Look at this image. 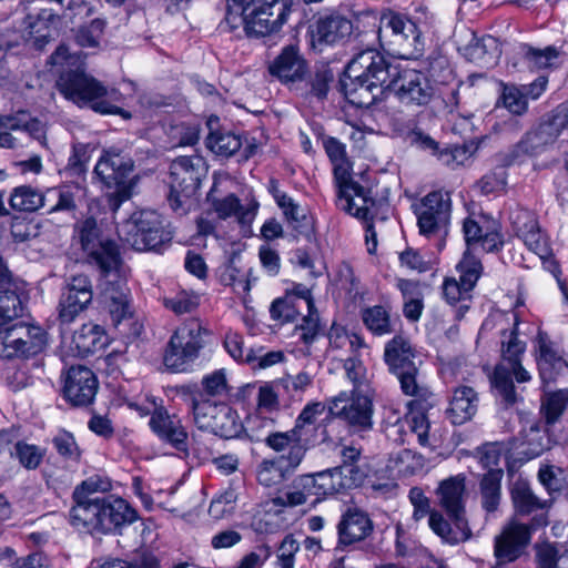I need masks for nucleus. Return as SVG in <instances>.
<instances>
[{
	"instance_id": "obj_1",
	"label": "nucleus",
	"mask_w": 568,
	"mask_h": 568,
	"mask_svg": "<svg viewBox=\"0 0 568 568\" xmlns=\"http://www.w3.org/2000/svg\"><path fill=\"white\" fill-rule=\"evenodd\" d=\"M387 59L375 49L357 53L346 65L339 81L347 101L358 108H368L384 93L395 73Z\"/></svg>"
},
{
	"instance_id": "obj_2",
	"label": "nucleus",
	"mask_w": 568,
	"mask_h": 568,
	"mask_svg": "<svg viewBox=\"0 0 568 568\" xmlns=\"http://www.w3.org/2000/svg\"><path fill=\"white\" fill-rule=\"evenodd\" d=\"M73 505L69 511L70 524L91 535L116 534L134 523L136 511L122 498L104 496L100 500Z\"/></svg>"
},
{
	"instance_id": "obj_3",
	"label": "nucleus",
	"mask_w": 568,
	"mask_h": 568,
	"mask_svg": "<svg viewBox=\"0 0 568 568\" xmlns=\"http://www.w3.org/2000/svg\"><path fill=\"white\" fill-rule=\"evenodd\" d=\"M517 325L518 322L516 321L513 329L503 331L500 337L501 362L496 366L490 377L493 388L501 397L506 406L514 405L517 400L513 377L518 383H525L530 379L529 373L521 365L526 344L518 338Z\"/></svg>"
},
{
	"instance_id": "obj_4",
	"label": "nucleus",
	"mask_w": 568,
	"mask_h": 568,
	"mask_svg": "<svg viewBox=\"0 0 568 568\" xmlns=\"http://www.w3.org/2000/svg\"><path fill=\"white\" fill-rule=\"evenodd\" d=\"M57 88L67 100L78 106H89L101 114H119L124 119L131 116L129 112L103 100L108 89L80 65L63 71L57 81Z\"/></svg>"
},
{
	"instance_id": "obj_5",
	"label": "nucleus",
	"mask_w": 568,
	"mask_h": 568,
	"mask_svg": "<svg viewBox=\"0 0 568 568\" xmlns=\"http://www.w3.org/2000/svg\"><path fill=\"white\" fill-rule=\"evenodd\" d=\"M132 158L118 149H110L103 153L94 168L95 174L109 189L105 193L109 207L115 212L132 194V185L126 180L133 171Z\"/></svg>"
},
{
	"instance_id": "obj_6",
	"label": "nucleus",
	"mask_w": 568,
	"mask_h": 568,
	"mask_svg": "<svg viewBox=\"0 0 568 568\" xmlns=\"http://www.w3.org/2000/svg\"><path fill=\"white\" fill-rule=\"evenodd\" d=\"M118 232L121 240L136 251H156L172 240L163 217L152 210L134 212Z\"/></svg>"
},
{
	"instance_id": "obj_7",
	"label": "nucleus",
	"mask_w": 568,
	"mask_h": 568,
	"mask_svg": "<svg viewBox=\"0 0 568 568\" xmlns=\"http://www.w3.org/2000/svg\"><path fill=\"white\" fill-rule=\"evenodd\" d=\"M328 439L326 426H307L295 424L287 432H267L265 444L276 453H284L283 458L288 466L296 468L304 459L306 452Z\"/></svg>"
},
{
	"instance_id": "obj_8",
	"label": "nucleus",
	"mask_w": 568,
	"mask_h": 568,
	"mask_svg": "<svg viewBox=\"0 0 568 568\" xmlns=\"http://www.w3.org/2000/svg\"><path fill=\"white\" fill-rule=\"evenodd\" d=\"M377 36L382 45L396 48L403 58L417 59L424 51L422 32L416 23L400 14H383L377 27Z\"/></svg>"
},
{
	"instance_id": "obj_9",
	"label": "nucleus",
	"mask_w": 568,
	"mask_h": 568,
	"mask_svg": "<svg viewBox=\"0 0 568 568\" xmlns=\"http://www.w3.org/2000/svg\"><path fill=\"white\" fill-rule=\"evenodd\" d=\"M204 333L205 329L196 318L182 323L169 341L164 365L173 372L185 371L199 357L204 346Z\"/></svg>"
},
{
	"instance_id": "obj_10",
	"label": "nucleus",
	"mask_w": 568,
	"mask_h": 568,
	"mask_svg": "<svg viewBox=\"0 0 568 568\" xmlns=\"http://www.w3.org/2000/svg\"><path fill=\"white\" fill-rule=\"evenodd\" d=\"M75 232L90 264L97 266L104 275L119 268L121 264L119 247L114 241L102 237L94 217H87L79 222L75 225Z\"/></svg>"
},
{
	"instance_id": "obj_11",
	"label": "nucleus",
	"mask_w": 568,
	"mask_h": 568,
	"mask_svg": "<svg viewBox=\"0 0 568 568\" xmlns=\"http://www.w3.org/2000/svg\"><path fill=\"white\" fill-rule=\"evenodd\" d=\"M205 174V163L200 156H180L171 163L169 202L173 210L182 209L196 193Z\"/></svg>"
},
{
	"instance_id": "obj_12",
	"label": "nucleus",
	"mask_w": 568,
	"mask_h": 568,
	"mask_svg": "<svg viewBox=\"0 0 568 568\" xmlns=\"http://www.w3.org/2000/svg\"><path fill=\"white\" fill-rule=\"evenodd\" d=\"M48 345V334L40 326L22 322L0 331V356L29 358L42 353Z\"/></svg>"
},
{
	"instance_id": "obj_13",
	"label": "nucleus",
	"mask_w": 568,
	"mask_h": 568,
	"mask_svg": "<svg viewBox=\"0 0 568 568\" xmlns=\"http://www.w3.org/2000/svg\"><path fill=\"white\" fill-rule=\"evenodd\" d=\"M547 524L546 513H540L532 518L530 525L516 520L506 525L494 540V556L497 565H506L518 559L529 545L532 530Z\"/></svg>"
},
{
	"instance_id": "obj_14",
	"label": "nucleus",
	"mask_w": 568,
	"mask_h": 568,
	"mask_svg": "<svg viewBox=\"0 0 568 568\" xmlns=\"http://www.w3.org/2000/svg\"><path fill=\"white\" fill-rule=\"evenodd\" d=\"M292 0H252L244 17L248 36L265 37L278 31L286 22Z\"/></svg>"
},
{
	"instance_id": "obj_15",
	"label": "nucleus",
	"mask_w": 568,
	"mask_h": 568,
	"mask_svg": "<svg viewBox=\"0 0 568 568\" xmlns=\"http://www.w3.org/2000/svg\"><path fill=\"white\" fill-rule=\"evenodd\" d=\"M452 201L449 193L433 191L414 204L419 233L430 237L447 234L450 222Z\"/></svg>"
},
{
	"instance_id": "obj_16",
	"label": "nucleus",
	"mask_w": 568,
	"mask_h": 568,
	"mask_svg": "<svg viewBox=\"0 0 568 568\" xmlns=\"http://www.w3.org/2000/svg\"><path fill=\"white\" fill-rule=\"evenodd\" d=\"M397 100L405 105H426L434 97L435 90L428 77L417 70L407 69L397 73L386 87Z\"/></svg>"
},
{
	"instance_id": "obj_17",
	"label": "nucleus",
	"mask_w": 568,
	"mask_h": 568,
	"mask_svg": "<svg viewBox=\"0 0 568 568\" xmlns=\"http://www.w3.org/2000/svg\"><path fill=\"white\" fill-rule=\"evenodd\" d=\"M334 491L333 476L328 470L304 474L292 480L283 496V501L288 507H296L307 503L312 497L318 501L321 497Z\"/></svg>"
},
{
	"instance_id": "obj_18",
	"label": "nucleus",
	"mask_w": 568,
	"mask_h": 568,
	"mask_svg": "<svg viewBox=\"0 0 568 568\" xmlns=\"http://www.w3.org/2000/svg\"><path fill=\"white\" fill-rule=\"evenodd\" d=\"M93 290L91 280L84 274L70 277L59 302V318L72 323L91 304Z\"/></svg>"
},
{
	"instance_id": "obj_19",
	"label": "nucleus",
	"mask_w": 568,
	"mask_h": 568,
	"mask_svg": "<svg viewBox=\"0 0 568 568\" xmlns=\"http://www.w3.org/2000/svg\"><path fill=\"white\" fill-rule=\"evenodd\" d=\"M344 397L345 394H341L332 400L331 413L346 422L355 430L371 429L374 409L372 399L367 395L353 390L349 402L339 407V403L345 400Z\"/></svg>"
},
{
	"instance_id": "obj_20",
	"label": "nucleus",
	"mask_w": 568,
	"mask_h": 568,
	"mask_svg": "<svg viewBox=\"0 0 568 568\" xmlns=\"http://www.w3.org/2000/svg\"><path fill=\"white\" fill-rule=\"evenodd\" d=\"M267 70L282 84L291 85L305 79L308 63L298 45L288 44L268 63Z\"/></svg>"
},
{
	"instance_id": "obj_21",
	"label": "nucleus",
	"mask_w": 568,
	"mask_h": 568,
	"mask_svg": "<svg viewBox=\"0 0 568 568\" xmlns=\"http://www.w3.org/2000/svg\"><path fill=\"white\" fill-rule=\"evenodd\" d=\"M98 387V379L90 368L72 366L65 377L63 394L73 406H88L93 402Z\"/></svg>"
},
{
	"instance_id": "obj_22",
	"label": "nucleus",
	"mask_w": 568,
	"mask_h": 568,
	"mask_svg": "<svg viewBox=\"0 0 568 568\" xmlns=\"http://www.w3.org/2000/svg\"><path fill=\"white\" fill-rule=\"evenodd\" d=\"M217 192V183L215 182L207 194V201L217 217L226 220L234 216L239 224L250 227L257 214L258 204L252 202L247 205H242L235 194L230 193L225 196H220Z\"/></svg>"
},
{
	"instance_id": "obj_23",
	"label": "nucleus",
	"mask_w": 568,
	"mask_h": 568,
	"mask_svg": "<svg viewBox=\"0 0 568 568\" xmlns=\"http://www.w3.org/2000/svg\"><path fill=\"white\" fill-rule=\"evenodd\" d=\"M511 223L516 235L540 260L546 261L552 255L547 237L541 233L538 221L529 211L523 210L514 214Z\"/></svg>"
},
{
	"instance_id": "obj_24",
	"label": "nucleus",
	"mask_w": 568,
	"mask_h": 568,
	"mask_svg": "<svg viewBox=\"0 0 568 568\" xmlns=\"http://www.w3.org/2000/svg\"><path fill=\"white\" fill-rule=\"evenodd\" d=\"M336 185L338 187L337 205L343 211L364 221L372 219L371 210L375 205V200L369 196V191L353 182L352 179L347 182H337Z\"/></svg>"
},
{
	"instance_id": "obj_25",
	"label": "nucleus",
	"mask_w": 568,
	"mask_h": 568,
	"mask_svg": "<svg viewBox=\"0 0 568 568\" xmlns=\"http://www.w3.org/2000/svg\"><path fill=\"white\" fill-rule=\"evenodd\" d=\"M463 233L467 250L471 251L475 245H480L484 252L499 251L504 244L503 235L495 221H476L471 217L465 219Z\"/></svg>"
},
{
	"instance_id": "obj_26",
	"label": "nucleus",
	"mask_w": 568,
	"mask_h": 568,
	"mask_svg": "<svg viewBox=\"0 0 568 568\" xmlns=\"http://www.w3.org/2000/svg\"><path fill=\"white\" fill-rule=\"evenodd\" d=\"M373 521L359 509H347L337 525L338 546L346 547L359 542L373 531Z\"/></svg>"
},
{
	"instance_id": "obj_27",
	"label": "nucleus",
	"mask_w": 568,
	"mask_h": 568,
	"mask_svg": "<svg viewBox=\"0 0 568 568\" xmlns=\"http://www.w3.org/2000/svg\"><path fill=\"white\" fill-rule=\"evenodd\" d=\"M149 425L151 429L176 449H184L187 434L175 415H170L163 407H158L151 415Z\"/></svg>"
},
{
	"instance_id": "obj_28",
	"label": "nucleus",
	"mask_w": 568,
	"mask_h": 568,
	"mask_svg": "<svg viewBox=\"0 0 568 568\" xmlns=\"http://www.w3.org/2000/svg\"><path fill=\"white\" fill-rule=\"evenodd\" d=\"M536 342L539 354L537 357L539 375L542 383L548 384L554 382L568 365L562 356L555 349L552 342L545 332H538Z\"/></svg>"
},
{
	"instance_id": "obj_29",
	"label": "nucleus",
	"mask_w": 568,
	"mask_h": 568,
	"mask_svg": "<svg viewBox=\"0 0 568 568\" xmlns=\"http://www.w3.org/2000/svg\"><path fill=\"white\" fill-rule=\"evenodd\" d=\"M353 32L352 21L339 14L318 18L312 30L313 42L335 44L347 39Z\"/></svg>"
},
{
	"instance_id": "obj_30",
	"label": "nucleus",
	"mask_w": 568,
	"mask_h": 568,
	"mask_svg": "<svg viewBox=\"0 0 568 568\" xmlns=\"http://www.w3.org/2000/svg\"><path fill=\"white\" fill-rule=\"evenodd\" d=\"M465 489V477L462 475L443 480L437 488L439 504L450 519L464 517Z\"/></svg>"
},
{
	"instance_id": "obj_31",
	"label": "nucleus",
	"mask_w": 568,
	"mask_h": 568,
	"mask_svg": "<svg viewBox=\"0 0 568 568\" xmlns=\"http://www.w3.org/2000/svg\"><path fill=\"white\" fill-rule=\"evenodd\" d=\"M287 507L283 497L278 496L261 503L251 521L257 534H274L283 527V509Z\"/></svg>"
},
{
	"instance_id": "obj_32",
	"label": "nucleus",
	"mask_w": 568,
	"mask_h": 568,
	"mask_svg": "<svg viewBox=\"0 0 568 568\" xmlns=\"http://www.w3.org/2000/svg\"><path fill=\"white\" fill-rule=\"evenodd\" d=\"M384 359L393 374L406 369L412 371L417 366L415 349L410 342L400 335L395 336L386 344Z\"/></svg>"
},
{
	"instance_id": "obj_33",
	"label": "nucleus",
	"mask_w": 568,
	"mask_h": 568,
	"mask_svg": "<svg viewBox=\"0 0 568 568\" xmlns=\"http://www.w3.org/2000/svg\"><path fill=\"white\" fill-rule=\"evenodd\" d=\"M478 397L476 392L469 386H459L455 388L446 410L447 418L454 425H462L476 414Z\"/></svg>"
},
{
	"instance_id": "obj_34",
	"label": "nucleus",
	"mask_w": 568,
	"mask_h": 568,
	"mask_svg": "<svg viewBox=\"0 0 568 568\" xmlns=\"http://www.w3.org/2000/svg\"><path fill=\"white\" fill-rule=\"evenodd\" d=\"M400 383L403 393L414 397L408 407L432 408L435 404L434 394L418 378V366L395 374Z\"/></svg>"
},
{
	"instance_id": "obj_35",
	"label": "nucleus",
	"mask_w": 568,
	"mask_h": 568,
	"mask_svg": "<svg viewBox=\"0 0 568 568\" xmlns=\"http://www.w3.org/2000/svg\"><path fill=\"white\" fill-rule=\"evenodd\" d=\"M102 298L114 325H119L132 315L129 288L123 282L108 283L103 290Z\"/></svg>"
},
{
	"instance_id": "obj_36",
	"label": "nucleus",
	"mask_w": 568,
	"mask_h": 568,
	"mask_svg": "<svg viewBox=\"0 0 568 568\" xmlns=\"http://www.w3.org/2000/svg\"><path fill=\"white\" fill-rule=\"evenodd\" d=\"M465 58L480 68L494 67L500 57V49L496 38L485 36L480 39L473 38L464 48Z\"/></svg>"
},
{
	"instance_id": "obj_37",
	"label": "nucleus",
	"mask_w": 568,
	"mask_h": 568,
	"mask_svg": "<svg viewBox=\"0 0 568 568\" xmlns=\"http://www.w3.org/2000/svg\"><path fill=\"white\" fill-rule=\"evenodd\" d=\"M456 529H453L450 524L439 513H432L428 518L430 529L439 536L445 542L457 545L468 540L471 537V531L464 517L453 519Z\"/></svg>"
},
{
	"instance_id": "obj_38",
	"label": "nucleus",
	"mask_w": 568,
	"mask_h": 568,
	"mask_svg": "<svg viewBox=\"0 0 568 568\" xmlns=\"http://www.w3.org/2000/svg\"><path fill=\"white\" fill-rule=\"evenodd\" d=\"M81 194L82 187L79 184H65L48 189L45 192L47 212L51 214L61 211H74L77 209V200Z\"/></svg>"
},
{
	"instance_id": "obj_39",
	"label": "nucleus",
	"mask_w": 568,
	"mask_h": 568,
	"mask_svg": "<svg viewBox=\"0 0 568 568\" xmlns=\"http://www.w3.org/2000/svg\"><path fill=\"white\" fill-rule=\"evenodd\" d=\"M72 345L79 356H88L105 346L104 332L98 324H83L72 336Z\"/></svg>"
},
{
	"instance_id": "obj_40",
	"label": "nucleus",
	"mask_w": 568,
	"mask_h": 568,
	"mask_svg": "<svg viewBox=\"0 0 568 568\" xmlns=\"http://www.w3.org/2000/svg\"><path fill=\"white\" fill-rule=\"evenodd\" d=\"M23 294L22 285L0 288V331L7 328L8 323L23 314Z\"/></svg>"
},
{
	"instance_id": "obj_41",
	"label": "nucleus",
	"mask_w": 568,
	"mask_h": 568,
	"mask_svg": "<svg viewBox=\"0 0 568 568\" xmlns=\"http://www.w3.org/2000/svg\"><path fill=\"white\" fill-rule=\"evenodd\" d=\"M191 408L196 427L207 432L217 429L216 416L219 414L222 416L223 412H227V405L223 403H216L210 399L200 400L194 396L191 399Z\"/></svg>"
},
{
	"instance_id": "obj_42",
	"label": "nucleus",
	"mask_w": 568,
	"mask_h": 568,
	"mask_svg": "<svg viewBox=\"0 0 568 568\" xmlns=\"http://www.w3.org/2000/svg\"><path fill=\"white\" fill-rule=\"evenodd\" d=\"M501 479V469H490L480 479V504L488 514L495 513L500 504Z\"/></svg>"
},
{
	"instance_id": "obj_43",
	"label": "nucleus",
	"mask_w": 568,
	"mask_h": 568,
	"mask_svg": "<svg viewBox=\"0 0 568 568\" xmlns=\"http://www.w3.org/2000/svg\"><path fill=\"white\" fill-rule=\"evenodd\" d=\"M511 500L516 513L523 516L545 510L549 506L548 501L539 499L525 481L515 483L511 489Z\"/></svg>"
},
{
	"instance_id": "obj_44",
	"label": "nucleus",
	"mask_w": 568,
	"mask_h": 568,
	"mask_svg": "<svg viewBox=\"0 0 568 568\" xmlns=\"http://www.w3.org/2000/svg\"><path fill=\"white\" fill-rule=\"evenodd\" d=\"M324 148L333 164L335 182H347L351 179L352 164L346 154V146L335 138H328Z\"/></svg>"
},
{
	"instance_id": "obj_45",
	"label": "nucleus",
	"mask_w": 568,
	"mask_h": 568,
	"mask_svg": "<svg viewBox=\"0 0 568 568\" xmlns=\"http://www.w3.org/2000/svg\"><path fill=\"white\" fill-rule=\"evenodd\" d=\"M112 484L106 476L92 475L79 484L73 493L72 500L73 505H87L85 503H93L100 500L102 497L94 496L97 493H106L111 490Z\"/></svg>"
},
{
	"instance_id": "obj_46",
	"label": "nucleus",
	"mask_w": 568,
	"mask_h": 568,
	"mask_svg": "<svg viewBox=\"0 0 568 568\" xmlns=\"http://www.w3.org/2000/svg\"><path fill=\"white\" fill-rule=\"evenodd\" d=\"M9 204L14 211L34 212L45 207V193H41L30 185H21L13 189Z\"/></svg>"
},
{
	"instance_id": "obj_47",
	"label": "nucleus",
	"mask_w": 568,
	"mask_h": 568,
	"mask_svg": "<svg viewBox=\"0 0 568 568\" xmlns=\"http://www.w3.org/2000/svg\"><path fill=\"white\" fill-rule=\"evenodd\" d=\"M237 262L236 256L230 258L221 270L220 281L224 285L233 287L236 294L244 295L251 291L250 270H244Z\"/></svg>"
},
{
	"instance_id": "obj_48",
	"label": "nucleus",
	"mask_w": 568,
	"mask_h": 568,
	"mask_svg": "<svg viewBox=\"0 0 568 568\" xmlns=\"http://www.w3.org/2000/svg\"><path fill=\"white\" fill-rule=\"evenodd\" d=\"M329 347L327 349L332 357L335 352L344 351L346 354L352 355L358 353L364 347V341L356 334H349L347 331L338 325H332L328 332Z\"/></svg>"
},
{
	"instance_id": "obj_49",
	"label": "nucleus",
	"mask_w": 568,
	"mask_h": 568,
	"mask_svg": "<svg viewBox=\"0 0 568 568\" xmlns=\"http://www.w3.org/2000/svg\"><path fill=\"white\" fill-rule=\"evenodd\" d=\"M206 146L216 155L229 158L242 146V138L230 131H212L206 138Z\"/></svg>"
},
{
	"instance_id": "obj_50",
	"label": "nucleus",
	"mask_w": 568,
	"mask_h": 568,
	"mask_svg": "<svg viewBox=\"0 0 568 568\" xmlns=\"http://www.w3.org/2000/svg\"><path fill=\"white\" fill-rule=\"evenodd\" d=\"M278 207L290 224L298 234H306L312 229L311 220L307 217L305 210L300 206L291 196H280Z\"/></svg>"
},
{
	"instance_id": "obj_51",
	"label": "nucleus",
	"mask_w": 568,
	"mask_h": 568,
	"mask_svg": "<svg viewBox=\"0 0 568 568\" xmlns=\"http://www.w3.org/2000/svg\"><path fill=\"white\" fill-rule=\"evenodd\" d=\"M519 53L530 70H539L555 65V61L559 57V51L555 47H546L537 49L528 44H521Z\"/></svg>"
},
{
	"instance_id": "obj_52",
	"label": "nucleus",
	"mask_w": 568,
	"mask_h": 568,
	"mask_svg": "<svg viewBox=\"0 0 568 568\" xmlns=\"http://www.w3.org/2000/svg\"><path fill=\"white\" fill-rule=\"evenodd\" d=\"M362 320L374 335L382 336L394 332L389 312L382 305L363 310Z\"/></svg>"
},
{
	"instance_id": "obj_53",
	"label": "nucleus",
	"mask_w": 568,
	"mask_h": 568,
	"mask_svg": "<svg viewBox=\"0 0 568 568\" xmlns=\"http://www.w3.org/2000/svg\"><path fill=\"white\" fill-rule=\"evenodd\" d=\"M429 408H417L409 407V412L406 415L405 423L409 430L416 435L418 443L424 447H430V423L426 415Z\"/></svg>"
},
{
	"instance_id": "obj_54",
	"label": "nucleus",
	"mask_w": 568,
	"mask_h": 568,
	"mask_svg": "<svg viewBox=\"0 0 568 568\" xmlns=\"http://www.w3.org/2000/svg\"><path fill=\"white\" fill-rule=\"evenodd\" d=\"M459 272V280L464 283L466 290H473L483 273L481 262L471 253L466 250L463 258L457 264Z\"/></svg>"
},
{
	"instance_id": "obj_55",
	"label": "nucleus",
	"mask_w": 568,
	"mask_h": 568,
	"mask_svg": "<svg viewBox=\"0 0 568 568\" xmlns=\"http://www.w3.org/2000/svg\"><path fill=\"white\" fill-rule=\"evenodd\" d=\"M301 305H298V300L294 296H284L281 298H276L271 307L270 314L272 320L284 324L293 322L297 318Z\"/></svg>"
},
{
	"instance_id": "obj_56",
	"label": "nucleus",
	"mask_w": 568,
	"mask_h": 568,
	"mask_svg": "<svg viewBox=\"0 0 568 568\" xmlns=\"http://www.w3.org/2000/svg\"><path fill=\"white\" fill-rule=\"evenodd\" d=\"M500 100L503 105L515 115H523L528 109L524 90L515 84L501 83Z\"/></svg>"
},
{
	"instance_id": "obj_57",
	"label": "nucleus",
	"mask_w": 568,
	"mask_h": 568,
	"mask_svg": "<svg viewBox=\"0 0 568 568\" xmlns=\"http://www.w3.org/2000/svg\"><path fill=\"white\" fill-rule=\"evenodd\" d=\"M282 459H284L282 457ZM257 481L265 487H273L281 484L284 478V470L281 466V458L264 459L256 468Z\"/></svg>"
},
{
	"instance_id": "obj_58",
	"label": "nucleus",
	"mask_w": 568,
	"mask_h": 568,
	"mask_svg": "<svg viewBox=\"0 0 568 568\" xmlns=\"http://www.w3.org/2000/svg\"><path fill=\"white\" fill-rule=\"evenodd\" d=\"M45 455V450L37 445L18 442L14 445V456L27 469H37Z\"/></svg>"
},
{
	"instance_id": "obj_59",
	"label": "nucleus",
	"mask_w": 568,
	"mask_h": 568,
	"mask_svg": "<svg viewBox=\"0 0 568 568\" xmlns=\"http://www.w3.org/2000/svg\"><path fill=\"white\" fill-rule=\"evenodd\" d=\"M568 405V389L549 393L542 400V409L548 423H555Z\"/></svg>"
},
{
	"instance_id": "obj_60",
	"label": "nucleus",
	"mask_w": 568,
	"mask_h": 568,
	"mask_svg": "<svg viewBox=\"0 0 568 568\" xmlns=\"http://www.w3.org/2000/svg\"><path fill=\"white\" fill-rule=\"evenodd\" d=\"M215 420L219 428L211 429V433L222 437L234 438L241 433L243 428L236 412L233 410L230 406H227V412H223L222 416L219 414Z\"/></svg>"
},
{
	"instance_id": "obj_61",
	"label": "nucleus",
	"mask_w": 568,
	"mask_h": 568,
	"mask_svg": "<svg viewBox=\"0 0 568 568\" xmlns=\"http://www.w3.org/2000/svg\"><path fill=\"white\" fill-rule=\"evenodd\" d=\"M105 22L101 19H93L89 26L82 27L78 30L75 40L80 47L95 48L99 45L100 39L103 34Z\"/></svg>"
},
{
	"instance_id": "obj_62",
	"label": "nucleus",
	"mask_w": 568,
	"mask_h": 568,
	"mask_svg": "<svg viewBox=\"0 0 568 568\" xmlns=\"http://www.w3.org/2000/svg\"><path fill=\"white\" fill-rule=\"evenodd\" d=\"M333 359H337L343 364L346 377L354 384L355 387H358L363 384L366 376V368L361 361L358 353L347 355L346 357L334 355Z\"/></svg>"
},
{
	"instance_id": "obj_63",
	"label": "nucleus",
	"mask_w": 568,
	"mask_h": 568,
	"mask_svg": "<svg viewBox=\"0 0 568 568\" xmlns=\"http://www.w3.org/2000/svg\"><path fill=\"white\" fill-rule=\"evenodd\" d=\"M285 359V355L282 351H271L267 353L263 352V348L250 349L246 364L251 365L253 369H266L276 364L282 363Z\"/></svg>"
},
{
	"instance_id": "obj_64",
	"label": "nucleus",
	"mask_w": 568,
	"mask_h": 568,
	"mask_svg": "<svg viewBox=\"0 0 568 568\" xmlns=\"http://www.w3.org/2000/svg\"><path fill=\"white\" fill-rule=\"evenodd\" d=\"M333 72L328 68L321 67L316 69L308 81V93L318 100L325 99L329 89V83L333 81Z\"/></svg>"
}]
</instances>
